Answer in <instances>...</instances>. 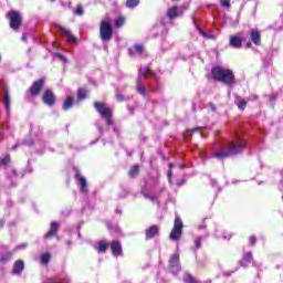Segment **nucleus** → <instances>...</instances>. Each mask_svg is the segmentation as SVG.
Wrapping results in <instances>:
<instances>
[{
	"label": "nucleus",
	"instance_id": "1",
	"mask_svg": "<svg viewBox=\"0 0 283 283\" xmlns=\"http://www.w3.org/2000/svg\"><path fill=\"white\" fill-rule=\"evenodd\" d=\"M211 74L214 81H219L226 85H233V83H235V75L232 70H224L222 66H213Z\"/></svg>",
	"mask_w": 283,
	"mask_h": 283
},
{
	"label": "nucleus",
	"instance_id": "2",
	"mask_svg": "<svg viewBox=\"0 0 283 283\" xmlns=\"http://www.w3.org/2000/svg\"><path fill=\"white\" fill-rule=\"evenodd\" d=\"M244 149V142L240 144H230L228 151H220L214 154L216 158H229V156H234V154H240Z\"/></svg>",
	"mask_w": 283,
	"mask_h": 283
},
{
	"label": "nucleus",
	"instance_id": "3",
	"mask_svg": "<svg viewBox=\"0 0 283 283\" xmlns=\"http://www.w3.org/2000/svg\"><path fill=\"white\" fill-rule=\"evenodd\" d=\"M113 34H114V30L112 29V24L103 20L99 25V36L102 41H109Z\"/></svg>",
	"mask_w": 283,
	"mask_h": 283
},
{
	"label": "nucleus",
	"instance_id": "4",
	"mask_svg": "<svg viewBox=\"0 0 283 283\" xmlns=\"http://www.w3.org/2000/svg\"><path fill=\"white\" fill-rule=\"evenodd\" d=\"M8 18H9V25L11 28V30H19V28H21V23H22V19H21V13H19L18 11H10L8 13Z\"/></svg>",
	"mask_w": 283,
	"mask_h": 283
},
{
	"label": "nucleus",
	"instance_id": "5",
	"mask_svg": "<svg viewBox=\"0 0 283 283\" xmlns=\"http://www.w3.org/2000/svg\"><path fill=\"white\" fill-rule=\"evenodd\" d=\"M180 235H182V219H180V217H176L174 228L170 232V240H180Z\"/></svg>",
	"mask_w": 283,
	"mask_h": 283
},
{
	"label": "nucleus",
	"instance_id": "6",
	"mask_svg": "<svg viewBox=\"0 0 283 283\" xmlns=\"http://www.w3.org/2000/svg\"><path fill=\"white\" fill-rule=\"evenodd\" d=\"M95 108L97 109V112L101 114V116L103 118H112V109L107 108L105 106V104L101 103V102H95Z\"/></svg>",
	"mask_w": 283,
	"mask_h": 283
},
{
	"label": "nucleus",
	"instance_id": "7",
	"mask_svg": "<svg viewBox=\"0 0 283 283\" xmlns=\"http://www.w3.org/2000/svg\"><path fill=\"white\" fill-rule=\"evenodd\" d=\"M169 266L172 273H178V271H180V254L175 253L171 255Z\"/></svg>",
	"mask_w": 283,
	"mask_h": 283
},
{
	"label": "nucleus",
	"instance_id": "8",
	"mask_svg": "<svg viewBox=\"0 0 283 283\" xmlns=\"http://www.w3.org/2000/svg\"><path fill=\"white\" fill-rule=\"evenodd\" d=\"M43 85H45L44 78H41V80L34 82L30 88L31 95L39 96V94L41 93V90H43Z\"/></svg>",
	"mask_w": 283,
	"mask_h": 283
},
{
	"label": "nucleus",
	"instance_id": "9",
	"mask_svg": "<svg viewBox=\"0 0 283 283\" xmlns=\"http://www.w3.org/2000/svg\"><path fill=\"white\" fill-rule=\"evenodd\" d=\"M42 101L45 105L52 107V105L56 103V96H54V93L52 91L48 90L44 92Z\"/></svg>",
	"mask_w": 283,
	"mask_h": 283
},
{
	"label": "nucleus",
	"instance_id": "10",
	"mask_svg": "<svg viewBox=\"0 0 283 283\" xmlns=\"http://www.w3.org/2000/svg\"><path fill=\"white\" fill-rule=\"evenodd\" d=\"M60 32L69 43H76V38H74V35L72 34V31H70L69 29L60 28Z\"/></svg>",
	"mask_w": 283,
	"mask_h": 283
},
{
	"label": "nucleus",
	"instance_id": "11",
	"mask_svg": "<svg viewBox=\"0 0 283 283\" xmlns=\"http://www.w3.org/2000/svg\"><path fill=\"white\" fill-rule=\"evenodd\" d=\"M250 38L251 41L254 43V45H260L262 43V38L260 35V31L252 29L250 31Z\"/></svg>",
	"mask_w": 283,
	"mask_h": 283
},
{
	"label": "nucleus",
	"instance_id": "12",
	"mask_svg": "<svg viewBox=\"0 0 283 283\" xmlns=\"http://www.w3.org/2000/svg\"><path fill=\"white\" fill-rule=\"evenodd\" d=\"M24 269H25V263H23V260L15 261V263L13 264L14 275H21Z\"/></svg>",
	"mask_w": 283,
	"mask_h": 283
},
{
	"label": "nucleus",
	"instance_id": "13",
	"mask_svg": "<svg viewBox=\"0 0 283 283\" xmlns=\"http://www.w3.org/2000/svg\"><path fill=\"white\" fill-rule=\"evenodd\" d=\"M244 40L242 39V36H240V34H237V35H232L230 38V45L232 48H242V42Z\"/></svg>",
	"mask_w": 283,
	"mask_h": 283
},
{
	"label": "nucleus",
	"instance_id": "14",
	"mask_svg": "<svg viewBox=\"0 0 283 283\" xmlns=\"http://www.w3.org/2000/svg\"><path fill=\"white\" fill-rule=\"evenodd\" d=\"M111 249H112L113 255H123V247L118 241L112 242Z\"/></svg>",
	"mask_w": 283,
	"mask_h": 283
},
{
	"label": "nucleus",
	"instance_id": "15",
	"mask_svg": "<svg viewBox=\"0 0 283 283\" xmlns=\"http://www.w3.org/2000/svg\"><path fill=\"white\" fill-rule=\"evenodd\" d=\"M158 233H159L158 226H151L150 228H148L146 230V238L148 240H151V238H156V235H158Z\"/></svg>",
	"mask_w": 283,
	"mask_h": 283
},
{
	"label": "nucleus",
	"instance_id": "16",
	"mask_svg": "<svg viewBox=\"0 0 283 283\" xmlns=\"http://www.w3.org/2000/svg\"><path fill=\"white\" fill-rule=\"evenodd\" d=\"M56 231H59V224L56 222H51V228L49 232L45 234V238H53V235H56Z\"/></svg>",
	"mask_w": 283,
	"mask_h": 283
},
{
	"label": "nucleus",
	"instance_id": "17",
	"mask_svg": "<svg viewBox=\"0 0 283 283\" xmlns=\"http://www.w3.org/2000/svg\"><path fill=\"white\" fill-rule=\"evenodd\" d=\"M251 260H253V254L250 252L245 253L243 259L240 261L241 266H247Z\"/></svg>",
	"mask_w": 283,
	"mask_h": 283
},
{
	"label": "nucleus",
	"instance_id": "18",
	"mask_svg": "<svg viewBox=\"0 0 283 283\" xmlns=\"http://www.w3.org/2000/svg\"><path fill=\"white\" fill-rule=\"evenodd\" d=\"M178 7H171L167 11V17L170 18L171 20L176 19L178 17Z\"/></svg>",
	"mask_w": 283,
	"mask_h": 283
},
{
	"label": "nucleus",
	"instance_id": "19",
	"mask_svg": "<svg viewBox=\"0 0 283 283\" xmlns=\"http://www.w3.org/2000/svg\"><path fill=\"white\" fill-rule=\"evenodd\" d=\"M76 178L81 185V191H85V189H87V180L85 179V177L78 174L76 175Z\"/></svg>",
	"mask_w": 283,
	"mask_h": 283
},
{
	"label": "nucleus",
	"instance_id": "20",
	"mask_svg": "<svg viewBox=\"0 0 283 283\" xmlns=\"http://www.w3.org/2000/svg\"><path fill=\"white\" fill-rule=\"evenodd\" d=\"M130 56H134L135 54H143V45L137 44L133 49H129Z\"/></svg>",
	"mask_w": 283,
	"mask_h": 283
},
{
	"label": "nucleus",
	"instance_id": "21",
	"mask_svg": "<svg viewBox=\"0 0 283 283\" xmlns=\"http://www.w3.org/2000/svg\"><path fill=\"white\" fill-rule=\"evenodd\" d=\"M72 105H74V97H69L63 104V109L67 112V109H71Z\"/></svg>",
	"mask_w": 283,
	"mask_h": 283
},
{
	"label": "nucleus",
	"instance_id": "22",
	"mask_svg": "<svg viewBox=\"0 0 283 283\" xmlns=\"http://www.w3.org/2000/svg\"><path fill=\"white\" fill-rule=\"evenodd\" d=\"M96 249L99 253H105L107 251V243L105 241H99Z\"/></svg>",
	"mask_w": 283,
	"mask_h": 283
},
{
	"label": "nucleus",
	"instance_id": "23",
	"mask_svg": "<svg viewBox=\"0 0 283 283\" xmlns=\"http://www.w3.org/2000/svg\"><path fill=\"white\" fill-rule=\"evenodd\" d=\"M77 97L78 101H85V98H87V92L83 88L78 90Z\"/></svg>",
	"mask_w": 283,
	"mask_h": 283
},
{
	"label": "nucleus",
	"instance_id": "24",
	"mask_svg": "<svg viewBox=\"0 0 283 283\" xmlns=\"http://www.w3.org/2000/svg\"><path fill=\"white\" fill-rule=\"evenodd\" d=\"M50 260H52V255H50V253H44L41 255L42 264H48Z\"/></svg>",
	"mask_w": 283,
	"mask_h": 283
},
{
	"label": "nucleus",
	"instance_id": "25",
	"mask_svg": "<svg viewBox=\"0 0 283 283\" xmlns=\"http://www.w3.org/2000/svg\"><path fill=\"white\" fill-rule=\"evenodd\" d=\"M140 3V0H127L126 7L127 8H136Z\"/></svg>",
	"mask_w": 283,
	"mask_h": 283
},
{
	"label": "nucleus",
	"instance_id": "26",
	"mask_svg": "<svg viewBox=\"0 0 283 283\" xmlns=\"http://www.w3.org/2000/svg\"><path fill=\"white\" fill-rule=\"evenodd\" d=\"M184 282H187V283H198L196 281V279L193 276H191V274L189 273H186L185 276H184Z\"/></svg>",
	"mask_w": 283,
	"mask_h": 283
},
{
	"label": "nucleus",
	"instance_id": "27",
	"mask_svg": "<svg viewBox=\"0 0 283 283\" xmlns=\"http://www.w3.org/2000/svg\"><path fill=\"white\" fill-rule=\"evenodd\" d=\"M115 25L116 28H123V25H125V17H119L118 19H116Z\"/></svg>",
	"mask_w": 283,
	"mask_h": 283
},
{
	"label": "nucleus",
	"instance_id": "28",
	"mask_svg": "<svg viewBox=\"0 0 283 283\" xmlns=\"http://www.w3.org/2000/svg\"><path fill=\"white\" fill-rule=\"evenodd\" d=\"M4 107L7 112L10 109V95L8 94V92L4 93Z\"/></svg>",
	"mask_w": 283,
	"mask_h": 283
},
{
	"label": "nucleus",
	"instance_id": "29",
	"mask_svg": "<svg viewBox=\"0 0 283 283\" xmlns=\"http://www.w3.org/2000/svg\"><path fill=\"white\" fill-rule=\"evenodd\" d=\"M138 166H134L130 170H129V176L130 178H134V176L138 175Z\"/></svg>",
	"mask_w": 283,
	"mask_h": 283
},
{
	"label": "nucleus",
	"instance_id": "30",
	"mask_svg": "<svg viewBox=\"0 0 283 283\" xmlns=\"http://www.w3.org/2000/svg\"><path fill=\"white\" fill-rule=\"evenodd\" d=\"M238 107L241 109V111H244V108L247 107V101L245 99H240L238 103H237Z\"/></svg>",
	"mask_w": 283,
	"mask_h": 283
},
{
	"label": "nucleus",
	"instance_id": "31",
	"mask_svg": "<svg viewBox=\"0 0 283 283\" xmlns=\"http://www.w3.org/2000/svg\"><path fill=\"white\" fill-rule=\"evenodd\" d=\"M223 8H231V0H220Z\"/></svg>",
	"mask_w": 283,
	"mask_h": 283
},
{
	"label": "nucleus",
	"instance_id": "32",
	"mask_svg": "<svg viewBox=\"0 0 283 283\" xmlns=\"http://www.w3.org/2000/svg\"><path fill=\"white\" fill-rule=\"evenodd\" d=\"M74 14H78V17H83V7L78 6L74 10Z\"/></svg>",
	"mask_w": 283,
	"mask_h": 283
},
{
	"label": "nucleus",
	"instance_id": "33",
	"mask_svg": "<svg viewBox=\"0 0 283 283\" xmlns=\"http://www.w3.org/2000/svg\"><path fill=\"white\" fill-rule=\"evenodd\" d=\"M12 259V253H8L6 256H1L0 262H8Z\"/></svg>",
	"mask_w": 283,
	"mask_h": 283
},
{
	"label": "nucleus",
	"instance_id": "34",
	"mask_svg": "<svg viewBox=\"0 0 283 283\" xmlns=\"http://www.w3.org/2000/svg\"><path fill=\"white\" fill-rule=\"evenodd\" d=\"M137 91L139 92V94H143V96H145V88L143 87V85H140V82H138L137 84Z\"/></svg>",
	"mask_w": 283,
	"mask_h": 283
},
{
	"label": "nucleus",
	"instance_id": "35",
	"mask_svg": "<svg viewBox=\"0 0 283 283\" xmlns=\"http://www.w3.org/2000/svg\"><path fill=\"white\" fill-rule=\"evenodd\" d=\"M9 163H10V156H6V157L2 159V164L9 165Z\"/></svg>",
	"mask_w": 283,
	"mask_h": 283
},
{
	"label": "nucleus",
	"instance_id": "36",
	"mask_svg": "<svg viewBox=\"0 0 283 283\" xmlns=\"http://www.w3.org/2000/svg\"><path fill=\"white\" fill-rule=\"evenodd\" d=\"M107 125L112 126L114 125V122L112 120V117H105Z\"/></svg>",
	"mask_w": 283,
	"mask_h": 283
},
{
	"label": "nucleus",
	"instance_id": "37",
	"mask_svg": "<svg viewBox=\"0 0 283 283\" xmlns=\"http://www.w3.org/2000/svg\"><path fill=\"white\" fill-rule=\"evenodd\" d=\"M255 242H256V239H255V237H250V244L253 247V245H255Z\"/></svg>",
	"mask_w": 283,
	"mask_h": 283
},
{
	"label": "nucleus",
	"instance_id": "38",
	"mask_svg": "<svg viewBox=\"0 0 283 283\" xmlns=\"http://www.w3.org/2000/svg\"><path fill=\"white\" fill-rule=\"evenodd\" d=\"M195 245L197 247V249H200L201 247L200 239L195 240Z\"/></svg>",
	"mask_w": 283,
	"mask_h": 283
},
{
	"label": "nucleus",
	"instance_id": "39",
	"mask_svg": "<svg viewBox=\"0 0 283 283\" xmlns=\"http://www.w3.org/2000/svg\"><path fill=\"white\" fill-rule=\"evenodd\" d=\"M24 145L32 146V145H34V142H33V140H25V142H24Z\"/></svg>",
	"mask_w": 283,
	"mask_h": 283
},
{
	"label": "nucleus",
	"instance_id": "40",
	"mask_svg": "<svg viewBox=\"0 0 283 283\" xmlns=\"http://www.w3.org/2000/svg\"><path fill=\"white\" fill-rule=\"evenodd\" d=\"M210 107H211L212 112H216V105L210 104Z\"/></svg>",
	"mask_w": 283,
	"mask_h": 283
},
{
	"label": "nucleus",
	"instance_id": "41",
	"mask_svg": "<svg viewBox=\"0 0 283 283\" xmlns=\"http://www.w3.org/2000/svg\"><path fill=\"white\" fill-rule=\"evenodd\" d=\"M59 56H60L61 61H67V60L65 59V56H63V55H59Z\"/></svg>",
	"mask_w": 283,
	"mask_h": 283
},
{
	"label": "nucleus",
	"instance_id": "42",
	"mask_svg": "<svg viewBox=\"0 0 283 283\" xmlns=\"http://www.w3.org/2000/svg\"><path fill=\"white\" fill-rule=\"evenodd\" d=\"M117 101H123V95H117Z\"/></svg>",
	"mask_w": 283,
	"mask_h": 283
},
{
	"label": "nucleus",
	"instance_id": "43",
	"mask_svg": "<svg viewBox=\"0 0 283 283\" xmlns=\"http://www.w3.org/2000/svg\"><path fill=\"white\" fill-rule=\"evenodd\" d=\"M17 249H25V244L19 245Z\"/></svg>",
	"mask_w": 283,
	"mask_h": 283
},
{
	"label": "nucleus",
	"instance_id": "44",
	"mask_svg": "<svg viewBox=\"0 0 283 283\" xmlns=\"http://www.w3.org/2000/svg\"><path fill=\"white\" fill-rule=\"evenodd\" d=\"M168 176H169V178H171V169H169Z\"/></svg>",
	"mask_w": 283,
	"mask_h": 283
},
{
	"label": "nucleus",
	"instance_id": "45",
	"mask_svg": "<svg viewBox=\"0 0 283 283\" xmlns=\"http://www.w3.org/2000/svg\"><path fill=\"white\" fill-rule=\"evenodd\" d=\"M247 48H251V42H248V43H247Z\"/></svg>",
	"mask_w": 283,
	"mask_h": 283
},
{
	"label": "nucleus",
	"instance_id": "46",
	"mask_svg": "<svg viewBox=\"0 0 283 283\" xmlns=\"http://www.w3.org/2000/svg\"><path fill=\"white\" fill-rule=\"evenodd\" d=\"M22 41H25V34L22 35Z\"/></svg>",
	"mask_w": 283,
	"mask_h": 283
},
{
	"label": "nucleus",
	"instance_id": "47",
	"mask_svg": "<svg viewBox=\"0 0 283 283\" xmlns=\"http://www.w3.org/2000/svg\"><path fill=\"white\" fill-rule=\"evenodd\" d=\"M148 74H154V72H151V71H148Z\"/></svg>",
	"mask_w": 283,
	"mask_h": 283
},
{
	"label": "nucleus",
	"instance_id": "48",
	"mask_svg": "<svg viewBox=\"0 0 283 283\" xmlns=\"http://www.w3.org/2000/svg\"><path fill=\"white\" fill-rule=\"evenodd\" d=\"M169 167H170V169H171V167H174V165L170 164Z\"/></svg>",
	"mask_w": 283,
	"mask_h": 283
},
{
	"label": "nucleus",
	"instance_id": "49",
	"mask_svg": "<svg viewBox=\"0 0 283 283\" xmlns=\"http://www.w3.org/2000/svg\"><path fill=\"white\" fill-rule=\"evenodd\" d=\"M193 112H196V106H193Z\"/></svg>",
	"mask_w": 283,
	"mask_h": 283
},
{
	"label": "nucleus",
	"instance_id": "50",
	"mask_svg": "<svg viewBox=\"0 0 283 283\" xmlns=\"http://www.w3.org/2000/svg\"><path fill=\"white\" fill-rule=\"evenodd\" d=\"M17 148V146H13V149H15Z\"/></svg>",
	"mask_w": 283,
	"mask_h": 283
},
{
	"label": "nucleus",
	"instance_id": "51",
	"mask_svg": "<svg viewBox=\"0 0 283 283\" xmlns=\"http://www.w3.org/2000/svg\"><path fill=\"white\" fill-rule=\"evenodd\" d=\"M0 61H1V55H0Z\"/></svg>",
	"mask_w": 283,
	"mask_h": 283
},
{
	"label": "nucleus",
	"instance_id": "52",
	"mask_svg": "<svg viewBox=\"0 0 283 283\" xmlns=\"http://www.w3.org/2000/svg\"><path fill=\"white\" fill-rule=\"evenodd\" d=\"M51 1H54V0H51Z\"/></svg>",
	"mask_w": 283,
	"mask_h": 283
}]
</instances>
